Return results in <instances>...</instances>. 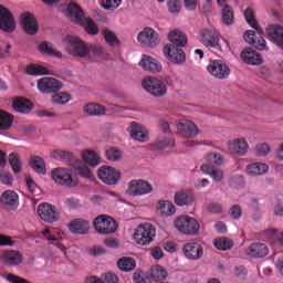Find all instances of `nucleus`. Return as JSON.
<instances>
[{
    "instance_id": "f257e3e1",
    "label": "nucleus",
    "mask_w": 283,
    "mask_h": 283,
    "mask_svg": "<svg viewBox=\"0 0 283 283\" xmlns=\"http://www.w3.org/2000/svg\"><path fill=\"white\" fill-rule=\"evenodd\" d=\"M244 18L247 23H249L251 28L256 30V32L253 30L245 31L243 35L244 41L249 43V45L255 48V50H269V48L266 46V40H264V31L262 30L260 24H258V20H255V13L253 12V9L248 8L244 11Z\"/></svg>"
},
{
    "instance_id": "f03ea898",
    "label": "nucleus",
    "mask_w": 283,
    "mask_h": 283,
    "mask_svg": "<svg viewBox=\"0 0 283 283\" xmlns=\"http://www.w3.org/2000/svg\"><path fill=\"white\" fill-rule=\"evenodd\" d=\"M66 14L70 17L71 21H75V23L84 25L85 31L91 36H96V34H98V27L96 25V22L91 18H85L83 9H81L76 2L69 3Z\"/></svg>"
},
{
    "instance_id": "7ed1b4c3",
    "label": "nucleus",
    "mask_w": 283,
    "mask_h": 283,
    "mask_svg": "<svg viewBox=\"0 0 283 283\" xmlns=\"http://www.w3.org/2000/svg\"><path fill=\"white\" fill-rule=\"evenodd\" d=\"M175 227L179 233L185 235H198L200 223L193 217L181 216L175 220Z\"/></svg>"
},
{
    "instance_id": "20e7f679",
    "label": "nucleus",
    "mask_w": 283,
    "mask_h": 283,
    "mask_svg": "<svg viewBox=\"0 0 283 283\" xmlns=\"http://www.w3.org/2000/svg\"><path fill=\"white\" fill-rule=\"evenodd\" d=\"M93 227L101 235H109L111 233H116L118 222L109 216L101 214L94 219Z\"/></svg>"
},
{
    "instance_id": "39448f33",
    "label": "nucleus",
    "mask_w": 283,
    "mask_h": 283,
    "mask_svg": "<svg viewBox=\"0 0 283 283\" xmlns=\"http://www.w3.org/2000/svg\"><path fill=\"white\" fill-rule=\"evenodd\" d=\"M156 238V228L151 223H145L139 226L135 233L134 240L140 247H149L154 242Z\"/></svg>"
},
{
    "instance_id": "423d86ee",
    "label": "nucleus",
    "mask_w": 283,
    "mask_h": 283,
    "mask_svg": "<svg viewBox=\"0 0 283 283\" xmlns=\"http://www.w3.org/2000/svg\"><path fill=\"white\" fill-rule=\"evenodd\" d=\"M142 87L156 98H160L167 94V84L156 77H145L142 82Z\"/></svg>"
},
{
    "instance_id": "0eeeda50",
    "label": "nucleus",
    "mask_w": 283,
    "mask_h": 283,
    "mask_svg": "<svg viewBox=\"0 0 283 283\" xmlns=\"http://www.w3.org/2000/svg\"><path fill=\"white\" fill-rule=\"evenodd\" d=\"M201 43L206 48H211L217 50V52H222V45H220V33L216 29H201L199 31Z\"/></svg>"
},
{
    "instance_id": "6e6552de",
    "label": "nucleus",
    "mask_w": 283,
    "mask_h": 283,
    "mask_svg": "<svg viewBox=\"0 0 283 283\" xmlns=\"http://www.w3.org/2000/svg\"><path fill=\"white\" fill-rule=\"evenodd\" d=\"M38 216L43 220V222H48L49 224H54V222H59V220H61V212L56 210L55 206L48 202H43L38 206Z\"/></svg>"
},
{
    "instance_id": "1a4fd4ad",
    "label": "nucleus",
    "mask_w": 283,
    "mask_h": 283,
    "mask_svg": "<svg viewBox=\"0 0 283 283\" xmlns=\"http://www.w3.org/2000/svg\"><path fill=\"white\" fill-rule=\"evenodd\" d=\"M52 179L56 185L62 187H76L78 185V179L72 177V172L65 168H56L51 174Z\"/></svg>"
},
{
    "instance_id": "9d476101",
    "label": "nucleus",
    "mask_w": 283,
    "mask_h": 283,
    "mask_svg": "<svg viewBox=\"0 0 283 283\" xmlns=\"http://www.w3.org/2000/svg\"><path fill=\"white\" fill-rule=\"evenodd\" d=\"M69 42L66 45V51L71 56H78L80 59H85L87 56V44L83 42L77 36H69Z\"/></svg>"
},
{
    "instance_id": "9b49d317",
    "label": "nucleus",
    "mask_w": 283,
    "mask_h": 283,
    "mask_svg": "<svg viewBox=\"0 0 283 283\" xmlns=\"http://www.w3.org/2000/svg\"><path fill=\"white\" fill-rule=\"evenodd\" d=\"M207 70L211 76L219 80L229 78V74H231V69L222 60L211 61Z\"/></svg>"
},
{
    "instance_id": "f8f14e48",
    "label": "nucleus",
    "mask_w": 283,
    "mask_h": 283,
    "mask_svg": "<svg viewBox=\"0 0 283 283\" xmlns=\"http://www.w3.org/2000/svg\"><path fill=\"white\" fill-rule=\"evenodd\" d=\"M97 176L104 185H117L120 180V171L111 166H102L97 170Z\"/></svg>"
},
{
    "instance_id": "ddd939ff",
    "label": "nucleus",
    "mask_w": 283,
    "mask_h": 283,
    "mask_svg": "<svg viewBox=\"0 0 283 283\" xmlns=\"http://www.w3.org/2000/svg\"><path fill=\"white\" fill-rule=\"evenodd\" d=\"M164 54L167 56L168 61L170 63H174L175 65H182L185 61H187V55L185 54V51L182 49H179V46H174V44H166L164 46Z\"/></svg>"
},
{
    "instance_id": "4468645a",
    "label": "nucleus",
    "mask_w": 283,
    "mask_h": 283,
    "mask_svg": "<svg viewBox=\"0 0 283 283\" xmlns=\"http://www.w3.org/2000/svg\"><path fill=\"white\" fill-rule=\"evenodd\" d=\"M62 87L63 83L54 77H42L38 81V90L42 94H54Z\"/></svg>"
},
{
    "instance_id": "2eb2a0df",
    "label": "nucleus",
    "mask_w": 283,
    "mask_h": 283,
    "mask_svg": "<svg viewBox=\"0 0 283 283\" xmlns=\"http://www.w3.org/2000/svg\"><path fill=\"white\" fill-rule=\"evenodd\" d=\"M0 30L2 32H14L17 30V22H14V15L12 12L0 4Z\"/></svg>"
},
{
    "instance_id": "dca6fc26",
    "label": "nucleus",
    "mask_w": 283,
    "mask_h": 283,
    "mask_svg": "<svg viewBox=\"0 0 283 283\" xmlns=\"http://www.w3.org/2000/svg\"><path fill=\"white\" fill-rule=\"evenodd\" d=\"M154 188L146 180H132L128 186V195L129 196H147V193H151Z\"/></svg>"
},
{
    "instance_id": "f3484780",
    "label": "nucleus",
    "mask_w": 283,
    "mask_h": 283,
    "mask_svg": "<svg viewBox=\"0 0 283 283\" xmlns=\"http://www.w3.org/2000/svg\"><path fill=\"white\" fill-rule=\"evenodd\" d=\"M0 260L4 266H19L23 264V253L18 250H7L1 253Z\"/></svg>"
},
{
    "instance_id": "a211bd4d",
    "label": "nucleus",
    "mask_w": 283,
    "mask_h": 283,
    "mask_svg": "<svg viewBox=\"0 0 283 283\" xmlns=\"http://www.w3.org/2000/svg\"><path fill=\"white\" fill-rule=\"evenodd\" d=\"M137 41L147 48L158 45V33L151 28H145L137 36Z\"/></svg>"
},
{
    "instance_id": "6ab92c4d",
    "label": "nucleus",
    "mask_w": 283,
    "mask_h": 283,
    "mask_svg": "<svg viewBox=\"0 0 283 283\" xmlns=\"http://www.w3.org/2000/svg\"><path fill=\"white\" fill-rule=\"evenodd\" d=\"M20 23L27 34L34 35L39 32V24L36 23V18H34V14L30 12H24L20 15Z\"/></svg>"
},
{
    "instance_id": "aec40b11",
    "label": "nucleus",
    "mask_w": 283,
    "mask_h": 283,
    "mask_svg": "<svg viewBox=\"0 0 283 283\" xmlns=\"http://www.w3.org/2000/svg\"><path fill=\"white\" fill-rule=\"evenodd\" d=\"M182 251L188 260H200L205 255V249L197 242L186 243Z\"/></svg>"
},
{
    "instance_id": "412c9836",
    "label": "nucleus",
    "mask_w": 283,
    "mask_h": 283,
    "mask_svg": "<svg viewBox=\"0 0 283 283\" xmlns=\"http://www.w3.org/2000/svg\"><path fill=\"white\" fill-rule=\"evenodd\" d=\"M0 202L6 209L14 211L19 207V195L13 190H7L0 197Z\"/></svg>"
},
{
    "instance_id": "4be33fe9",
    "label": "nucleus",
    "mask_w": 283,
    "mask_h": 283,
    "mask_svg": "<svg viewBox=\"0 0 283 283\" xmlns=\"http://www.w3.org/2000/svg\"><path fill=\"white\" fill-rule=\"evenodd\" d=\"M228 149L231 154H235L237 156H247V153L249 151V143L244 138H237L229 142Z\"/></svg>"
},
{
    "instance_id": "5701e85b",
    "label": "nucleus",
    "mask_w": 283,
    "mask_h": 283,
    "mask_svg": "<svg viewBox=\"0 0 283 283\" xmlns=\"http://www.w3.org/2000/svg\"><path fill=\"white\" fill-rule=\"evenodd\" d=\"M128 130L132 138L138 143H147L149 140V133L136 122L130 123Z\"/></svg>"
},
{
    "instance_id": "b1692460",
    "label": "nucleus",
    "mask_w": 283,
    "mask_h": 283,
    "mask_svg": "<svg viewBox=\"0 0 283 283\" xmlns=\"http://www.w3.org/2000/svg\"><path fill=\"white\" fill-rule=\"evenodd\" d=\"M270 41H273L277 48L283 50V27L271 24L266 29Z\"/></svg>"
},
{
    "instance_id": "393cba45",
    "label": "nucleus",
    "mask_w": 283,
    "mask_h": 283,
    "mask_svg": "<svg viewBox=\"0 0 283 283\" xmlns=\"http://www.w3.org/2000/svg\"><path fill=\"white\" fill-rule=\"evenodd\" d=\"M247 254L254 259L266 258L269 255V247L262 242H254L247 249Z\"/></svg>"
},
{
    "instance_id": "a878e982",
    "label": "nucleus",
    "mask_w": 283,
    "mask_h": 283,
    "mask_svg": "<svg viewBox=\"0 0 283 283\" xmlns=\"http://www.w3.org/2000/svg\"><path fill=\"white\" fill-rule=\"evenodd\" d=\"M177 129L186 138H195L198 136V127L191 120L184 119L177 124Z\"/></svg>"
},
{
    "instance_id": "bb28decb",
    "label": "nucleus",
    "mask_w": 283,
    "mask_h": 283,
    "mask_svg": "<svg viewBox=\"0 0 283 283\" xmlns=\"http://www.w3.org/2000/svg\"><path fill=\"white\" fill-rule=\"evenodd\" d=\"M241 59L248 65H262V55L251 48H247L241 52Z\"/></svg>"
},
{
    "instance_id": "cd10ccee",
    "label": "nucleus",
    "mask_w": 283,
    "mask_h": 283,
    "mask_svg": "<svg viewBox=\"0 0 283 283\" xmlns=\"http://www.w3.org/2000/svg\"><path fill=\"white\" fill-rule=\"evenodd\" d=\"M193 200V193L189 190H179L175 193V205H177V207H191Z\"/></svg>"
},
{
    "instance_id": "c85d7f7f",
    "label": "nucleus",
    "mask_w": 283,
    "mask_h": 283,
    "mask_svg": "<svg viewBox=\"0 0 283 283\" xmlns=\"http://www.w3.org/2000/svg\"><path fill=\"white\" fill-rule=\"evenodd\" d=\"M168 41L175 48H185L187 45V35L182 31L175 29L168 33Z\"/></svg>"
},
{
    "instance_id": "c756f323",
    "label": "nucleus",
    "mask_w": 283,
    "mask_h": 283,
    "mask_svg": "<svg viewBox=\"0 0 283 283\" xmlns=\"http://www.w3.org/2000/svg\"><path fill=\"white\" fill-rule=\"evenodd\" d=\"M139 65L146 72H153L154 74H157V72H160V70H163V66L154 57L147 55L143 56Z\"/></svg>"
},
{
    "instance_id": "7c9ffc66",
    "label": "nucleus",
    "mask_w": 283,
    "mask_h": 283,
    "mask_svg": "<svg viewBox=\"0 0 283 283\" xmlns=\"http://www.w3.org/2000/svg\"><path fill=\"white\" fill-rule=\"evenodd\" d=\"M69 229L72 233H80L85 235L90 231V221L85 219H75L69 224Z\"/></svg>"
},
{
    "instance_id": "2f4dec72",
    "label": "nucleus",
    "mask_w": 283,
    "mask_h": 283,
    "mask_svg": "<svg viewBox=\"0 0 283 283\" xmlns=\"http://www.w3.org/2000/svg\"><path fill=\"white\" fill-rule=\"evenodd\" d=\"M32 102L23 97H17L13 101V109L20 114H30L32 112Z\"/></svg>"
},
{
    "instance_id": "473e14b6",
    "label": "nucleus",
    "mask_w": 283,
    "mask_h": 283,
    "mask_svg": "<svg viewBox=\"0 0 283 283\" xmlns=\"http://www.w3.org/2000/svg\"><path fill=\"white\" fill-rule=\"evenodd\" d=\"M269 171V165L254 163L247 166L248 176H264Z\"/></svg>"
},
{
    "instance_id": "72a5a7b5",
    "label": "nucleus",
    "mask_w": 283,
    "mask_h": 283,
    "mask_svg": "<svg viewBox=\"0 0 283 283\" xmlns=\"http://www.w3.org/2000/svg\"><path fill=\"white\" fill-rule=\"evenodd\" d=\"M201 171H203V174H208L214 182H222V178H224V172H222V170L216 169L208 164L201 165Z\"/></svg>"
},
{
    "instance_id": "f704fd0d",
    "label": "nucleus",
    "mask_w": 283,
    "mask_h": 283,
    "mask_svg": "<svg viewBox=\"0 0 283 283\" xmlns=\"http://www.w3.org/2000/svg\"><path fill=\"white\" fill-rule=\"evenodd\" d=\"M221 23H223V25H233V23H235L233 9L229 4H224L221 11Z\"/></svg>"
},
{
    "instance_id": "c9c22d12",
    "label": "nucleus",
    "mask_w": 283,
    "mask_h": 283,
    "mask_svg": "<svg viewBox=\"0 0 283 283\" xmlns=\"http://www.w3.org/2000/svg\"><path fill=\"white\" fill-rule=\"evenodd\" d=\"M82 158L86 165H90V167H98V164L101 163V156L94 150L83 151Z\"/></svg>"
},
{
    "instance_id": "e433bc0d",
    "label": "nucleus",
    "mask_w": 283,
    "mask_h": 283,
    "mask_svg": "<svg viewBox=\"0 0 283 283\" xmlns=\"http://www.w3.org/2000/svg\"><path fill=\"white\" fill-rule=\"evenodd\" d=\"M264 238L268 240V242H271V244H280L281 247L283 245V231L277 233V230L271 228L265 230L264 232Z\"/></svg>"
},
{
    "instance_id": "4c0bfd02",
    "label": "nucleus",
    "mask_w": 283,
    "mask_h": 283,
    "mask_svg": "<svg viewBox=\"0 0 283 283\" xmlns=\"http://www.w3.org/2000/svg\"><path fill=\"white\" fill-rule=\"evenodd\" d=\"M14 123V116L6 111L0 109V129L6 132L12 127Z\"/></svg>"
},
{
    "instance_id": "58836bf2",
    "label": "nucleus",
    "mask_w": 283,
    "mask_h": 283,
    "mask_svg": "<svg viewBox=\"0 0 283 283\" xmlns=\"http://www.w3.org/2000/svg\"><path fill=\"white\" fill-rule=\"evenodd\" d=\"M84 112L88 114V116H103L106 108L101 104L90 103L84 106Z\"/></svg>"
},
{
    "instance_id": "ea45409f",
    "label": "nucleus",
    "mask_w": 283,
    "mask_h": 283,
    "mask_svg": "<svg viewBox=\"0 0 283 283\" xmlns=\"http://www.w3.org/2000/svg\"><path fill=\"white\" fill-rule=\"evenodd\" d=\"M117 266L118 269H120V271H125V273H129V271H134V269H136V260L129 256H124L118 260Z\"/></svg>"
},
{
    "instance_id": "a19ab883",
    "label": "nucleus",
    "mask_w": 283,
    "mask_h": 283,
    "mask_svg": "<svg viewBox=\"0 0 283 283\" xmlns=\"http://www.w3.org/2000/svg\"><path fill=\"white\" fill-rule=\"evenodd\" d=\"M167 275H169V273L161 265H153L150 269V277L154 280V282L166 280Z\"/></svg>"
},
{
    "instance_id": "79ce46f5",
    "label": "nucleus",
    "mask_w": 283,
    "mask_h": 283,
    "mask_svg": "<svg viewBox=\"0 0 283 283\" xmlns=\"http://www.w3.org/2000/svg\"><path fill=\"white\" fill-rule=\"evenodd\" d=\"M176 145V140L172 138L159 139L151 144V148L156 151H163V149H169Z\"/></svg>"
},
{
    "instance_id": "37998d69",
    "label": "nucleus",
    "mask_w": 283,
    "mask_h": 283,
    "mask_svg": "<svg viewBox=\"0 0 283 283\" xmlns=\"http://www.w3.org/2000/svg\"><path fill=\"white\" fill-rule=\"evenodd\" d=\"M30 167L36 174H45V160L39 156L31 157Z\"/></svg>"
},
{
    "instance_id": "c03bdc74",
    "label": "nucleus",
    "mask_w": 283,
    "mask_h": 283,
    "mask_svg": "<svg viewBox=\"0 0 283 283\" xmlns=\"http://www.w3.org/2000/svg\"><path fill=\"white\" fill-rule=\"evenodd\" d=\"M157 209L161 216H174L176 213V206L169 201H159Z\"/></svg>"
},
{
    "instance_id": "a18cd8bd",
    "label": "nucleus",
    "mask_w": 283,
    "mask_h": 283,
    "mask_svg": "<svg viewBox=\"0 0 283 283\" xmlns=\"http://www.w3.org/2000/svg\"><path fill=\"white\" fill-rule=\"evenodd\" d=\"M39 50L42 54H48V56H56L57 59L63 56L61 52L56 51L54 46L48 42H42L39 46Z\"/></svg>"
},
{
    "instance_id": "49530a36",
    "label": "nucleus",
    "mask_w": 283,
    "mask_h": 283,
    "mask_svg": "<svg viewBox=\"0 0 283 283\" xmlns=\"http://www.w3.org/2000/svg\"><path fill=\"white\" fill-rule=\"evenodd\" d=\"M207 161L209 167H222V165H224V156L217 153H210L207 155Z\"/></svg>"
},
{
    "instance_id": "de8ad7c7",
    "label": "nucleus",
    "mask_w": 283,
    "mask_h": 283,
    "mask_svg": "<svg viewBox=\"0 0 283 283\" xmlns=\"http://www.w3.org/2000/svg\"><path fill=\"white\" fill-rule=\"evenodd\" d=\"M27 74H30L31 76H41L43 74H50V71L40 64H30L27 66Z\"/></svg>"
},
{
    "instance_id": "09e8293b",
    "label": "nucleus",
    "mask_w": 283,
    "mask_h": 283,
    "mask_svg": "<svg viewBox=\"0 0 283 283\" xmlns=\"http://www.w3.org/2000/svg\"><path fill=\"white\" fill-rule=\"evenodd\" d=\"M75 169H77V171H78L80 176H82V178H88V180H92L94 178V175L92 174V170H90V167H87L81 160L75 161Z\"/></svg>"
},
{
    "instance_id": "8fccbe9b",
    "label": "nucleus",
    "mask_w": 283,
    "mask_h": 283,
    "mask_svg": "<svg viewBox=\"0 0 283 283\" xmlns=\"http://www.w3.org/2000/svg\"><path fill=\"white\" fill-rule=\"evenodd\" d=\"M213 244L219 251H229V249L233 247V241H231V239L222 237L216 239Z\"/></svg>"
},
{
    "instance_id": "3c124183",
    "label": "nucleus",
    "mask_w": 283,
    "mask_h": 283,
    "mask_svg": "<svg viewBox=\"0 0 283 283\" xmlns=\"http://www.w3.org/2000/svg\"><path fill=\"white\" fill-rule=\"evenodd\" d=\"M71 98L70 94L61 92L52 96V103H54V105H66V103H70Z\"/></svg>"
},
{
    "instance_id": "603ef678",
    "label": "nucleus",
    "mask_w": 283,
    "mask_h": 283,
    "mask_svg": "<svg viewBox=\"0 0 283 283\" xmlns=\"http://www.w3.org/2000/svg\"><path fill=\"white\" fill-rule=\"evenodd\" d=\"M9 164L11 165L14 174L21 172V158L19 157V154L11 153L9 155Z\"/></svg>"
},
{
    "instance_id": "864d4df0",
    "label": "nucleus",
    "mask_w": 283,
    "mask_h": 283,
    "mask_svg": "<svg viewBox=\"0 0 283 283\" xmlns=\"http://www.w3.org/2000/svg\"><path fill=\"white\" fill-rule=\"evenodd\" d=\"M105 50L103 49V46L98 45V44H91L90 46H87V56H98L99 59H103V54H104Z\"/></svg>"
},
{
    "instance_id": "5fc2aeb1",
    "label": "nucleus",
    "mask_w": 283,
    "mask_h": 283,
    "mask_svg": "<svg viewBox=\"0 0 283 283\" xmlns=\"http://www.w3.org/2000/svg\"><path fill=\"white\" fill-rule=\"evenodd\" d=\"M52 158H55V160H72L73 155L65 150H53Z\"/></svg>"
},
{
    "instance_id": "6e6d98bb",
    "label": "nucleus",
    "mask_w": 283,
    "mask_h": 283,
    "mask_svg": "<svg viewBox=\"0 0 283 283\" xmlns=\"http://www.w3.org/2000/svg\"><path fill=\"white\" fill-rule=\"evenodd\" d=\"M104 39L111 48H114V45H118V38L116 34L109 30H104Z\"/></svg>"
},
{
    "instance_id": "4d7b16f0",
    "label": "nucleus",
    "mask_w": 283,
    "mask_h": 283,
    "mask_svg": "<svg viewBox=\"0 0 283 283\" xmlns=\"http://www.w3.org/2000/svg\"><path fill=\"white\" fill-rule=\"evenodd\" d=\"M120 3H123V0H102L104 10H116L120 7Z\"/></svg>"
},
{
    "instance_id": "13d9d810",
    "label": "nucleus",
    "mask_w": 283,
    "mask_h": 283,
    "mask_svg": "<svg viewBox=\"0 0 283 283\" xmlns=\"http://www.w3.org/2000/svg\"><path fill=\"white\" fill-rule=\"evenodd\" d=\"M229 216L232 220H240L242 218V207L240 205H233L229 209Z\"/></svg>"
},
{
    "instance_id": "bf43d9fd",
    "label": "nucleus",
    "mask_w": 283,
    "mask_h": 283,
    "mask_svg": "<svg viewBox=\"0 0 283 283\" xmlns=\"http://www.w3.org/2000/svg\"><path fill=\"white\" fill-rule=\"evenodd\" d=\"M256 156H269L271 154V146L266 143L259 144L255 147Z\"/></svg>"
},
{
    "instance_id": "052dcab7",
    "label": "nucleus",
    "mask_w": 283,
    "mask_h": 283,
    "mask_svg": "<svg viewBox=\"0 0 283 283\" xmlns=\"http://www.w3.org/2000/svg\"><path fill=\"white\" fill-rule=\"evenodd\" d=\"M120 150L116 148H109L106 150L107 160H112L113 163H116V160H120Z\"/></svg>"
},
{
    "instance_id": "680f3d73",
    "label": "nucleus",
    "mask_w": 283,
    "mask_h": 283,
    "mask_svg": "<svg viewBox=\"0 0 283 283\" xmlns=\"http://www.w3.org/2000/svg\"><path fill=\"white\" fill-rule=\"evenodd\" d=\"M181 8L180 0H168V10L171 14H178Z\"/></svg>"
},
{
    "instance_id": "e2e57ef3",
    "label": "nucleus",
    "mask_w": 283,
    "mask_h": 283,
    "mask_svg": "<svg viewBox=\"0 0 283 283\" xmlns=\"http://www.w3.org/2000/svg\"><path fill=\"white\" fill-rule=\"evenodd\" d=\"M208 213H222V203L219 202H210L206 206Z\"/></svg>"
},
{
    "instance_id": "0e129e2a",
    "label": "nucleus",
    "mask_w": 283,
    "mask_h": 283,
    "mask_svg": "<svg viewBox=\"0 0 283 283\" xmlns=\"http://www.w3.org/2000/svg\"><path fill=\"white\" fill-rule=\"evenodd\" d=\"M15 241L8 235L0 234V247H14Z\"/></svg>"
},
{
    "instance_id": "69168bd1",
    "label": "nucleus",
    "mask_w": 283,
    "mask_h": 283,
    "mask_svg": "<svg viewBox=\"0 0 283 283\" xmlns=\"http://www.w3.org/2000/svg\"><path fill=\"white\" fill-rule=\"evenodd\" d=\"M135 283H151V279L149 276H143L138 273H135L133 276Z\"/></svg>"
},
{
    "instance_id": "338daca9",
    "label": "nucleus",
    "mask_w": 283,
    "mask_h": 283,
    "mask_svg": "<svg viewBox=\"0 0 283 283\" xmlns=\"http://www.w3.org/2000/svg\"><path fill=\"white\" fill-rule=\"evenodd\" d=\"M0 182H2V185H12V175L9 172L0 174Z\"/></svg>"
},
{
    "instance_id": "774afa93",
    "label": "nucleus",
    "mask_w": 283,
    "mask_h": 283,
    "mask_svg": "<svg viewBox=\"0 0 283 283\" xmlns=\"http://www.w3.org/2000/svg\"><path fill=\"white\" fill-rule=\"evenodd\" d=\"M106 283H118V276L112 272L105 274Z\"/></svg>"
}]
</instances>
